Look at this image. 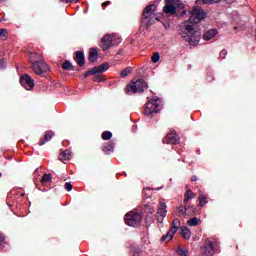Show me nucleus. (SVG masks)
<instances>
[{
  "instance_id": "nucleus-45",
  "label": "nucleus",
  "mask_w": 256,
  "mask_h": 256,
  "mask_svg": "<svg viewBox=\"0 0 256 256\" xmlns=\"http://www.w3.org/2000/svg\"><path fill=\"white\" fill-rule=\"evenodd\" d=\"M0 21H5V18H0Z\"/></svg>"
},
{
  "instance_id": "nucleus-12",
  "label": "nucleus",
  "mask_w": 256,
  "mask_h": 256,
  "mask_svg": "<svg viewBox=\"0 0 256 256\" xmlns=\"http://www.w3.org/2000/svg\"><path fill=\"white\" fill-rule=\"evenodd\" d=\"M163 143H166L168 145H179L180 140L179 137H177V133L175 131H170V133H168L163 139Z\"/></svg>"
},
{
  "instance_id": "nucleus-16",
  "label": "nucleus",
  "mask_w": 256,
  "mask_h": 256,
  "mask_svg": "<svg viewBox=\"0 0 256 256\" xmlns=\"http://www.w3.org/2000/svg\"><path fill=\"white\" fill-rule=\"evenodd\" d=\"M73 158V153L71 150H65L62 153H60L59 159L60 161H69Z\"/></svg>"
},
{
  "instance_id": "nucleus-42",
  "label": "nucleus",
  "mask_w": 256,
  "mask_h": 256,
  "mask_svg": "<svg viewBox=\"0 0 256 256\" xmlns=\"http://www.w3.org/2000/svg\"><path fill=\"white\" fill-rule=\"evenodd\" d=\"M0 69H5V62L3 60L0 61Z\"/></svg>"
},
{
  "instance_id": "nucleus-34",
  "label": "nucleus",
  "mask_w": 256,
  "mask_h": 256,
  "mask_svg": "<svg viewBox=\"0 0 256 256\" xmlns=\"http://www.w3.org/2000/svg\"><path fill=\"white\" fill-rule=\"evenodd\" d=\"M178 253L180 256H189V250L179 248Z\"/></svg>"
},
{
  "instance_id": "nucleus-39",
  "label": "nucleus",
  "mask_w": 256,
  "mask_h": 256,
  "mask_svg": "<svg viewBox=\"0 0 256 256\" xmlns=\"http://www.w3.org/2000/svg\"><path fill=\"white\" fill-rule=\"evenodd\" d=\"M62 3H77L78 0H61Z\"/></svg>"
},
{
  "instance_id": "nucleus-4",
  "label": "nucleus",
  "mask_w": 256,
  "mask_h": 256,
  "mask_svg": "<svg viewBox=\"0 0 256 256\" xmlns=\"http://www.w3.org/2000/svg\"><path fill=\"white\" fill-rule=\"evenodd\" d=\"M121 43V36L118 34H106L100 42V47L102 51H107L111 49V47H115V45H119Z\"/></svg>"
},
{
  "instance_id": "nucleus-1",
  "label": "nucleus",
  "mask_w": 256,
  "mask_h": 256,
  "mask_svg": "<svg viewBox=\"0 0 256 256\" xmlns=\"http://www.w3.org/2000/svg\"><path fill=\"white\" fill-rule=\"evenodd\" d=\"M205 17H207L205 11L201 7L195 6L190 12L189 20L180 25L181 37L192 46L199 45V41H201V29L197 27V23H201Z\"/></svg>"
},
{
  "instance_id": "nucleus-5",
  "label": "nucleus",
  "mask_w": 256,
  "mask_h": 256,
  "mask_svg": "<svg viewBox=\"0 0 256 256\" xmlns=\"http://www.w3.org/2000/svg\"><path fill=\"white\" fill-rule=\"evenodd\" d=\"M147 82L143 79L136 80L135 82H130L128 86L125 88V92L129 95H133V93H143L145 89H148Z\"/></svg>"
},
{
  "instance_id": "nucleus-32",
  "label": "nucleus",
  "mask_w": 256,
  "mask_h": 256,
  "mask_svg": "<svg viewBox=\"0 0 256 256\" xmlns=\"http://www.w3.org/2000/svg\"><path fill=\"white\" fill-rule=\"evenodd\" d=\"M129 73H131V67L125 68V69L120 73V77L125 78V77H127V75H129Z\"/></svg>"
},
{
  "instance_id": "nucleus-11",
  "label": "nucleus",
  "mask_w": 256,
  "mask_h": 256,
  "mask_svg": "<svg viewBox=\"0 0 256 256\" xmlns=\"http://www.w3.org/2000/svg\"><path fill=\"white\" fill-rule=\"evenodd\" d=\"M109 69V63H103L100 66L94 67L88 70L84 77H89V75H97V73H105Z\"/></svg>"
},
{
  "instance_id": "nucleus-27",
  "label": "nucleus",
  "mask_w": 256,
  "mask_h": 256,
  "mask_svg": "<svg viewBox=\"0 0 256 256\" xmlns=\"http://www.w3.org/2000/svg\"><path fill=\"white\" fill-rule=\"evenodd\" d=\"M188 225L190 227H197V225H199V220L197 219V217L191 218L188 220Z\"/></svg>"
},
{
  "instance_id": "nucleus-8",
  "label": "nucleus",
  "mask_w": 256,
  "mask_h": 256,
  "mask_svg": "<svg viewBox=\"0 0 256 256\" xmlns=\"http://www.w3.org/2000/svg\"><path fill=\"white\" fill-rule=\"evenodd\" d=\"M166 5L163 8L166 15H175L177 12V7L180 5L179 0H165Z\"/></svg>"
},
{
  "instance_id": "nucleus-21",
  "label": "nucleus",
  "mask_w": 256,
  "mask_h": 256,
  "mask_svg": "<svg viewBox=\"0 0 256 256\" xmlns=\"http://www.w3.org/2000/svg\"><path fill=\"white\" fill-rule=\"evenodd\" d=\"M193 195H195V194L191 190H188V191L185 192V194H184V205H187V203H189V201H191V199H193Z\"/></svg>"
},
{
  "instance_id": "nucleus-3",
  "label": "nucleus",
  "mask_w": 256,
  "mask_h": 256,
  "mask_svg": "<svg viewBox=\"0 0 256 256\" xmlns=\"http://www.w3.org/2000/svg\"><path fill=\"white\" fill-rule=\"evenodd\" d=\"M204 256H214L216 253H221L219 242L215 238H207L202 247Z\"/></svg>"
},
{
  "instance_id": "nucleus-36",
  "label": "nucleus",
  "mask_w": 256,
  "mask_h": 256,
  "mask_svg": "<svg viewBox=\"0 0 256 256\" xmlns=\"http://www.w3.org/2000/svg\"><path fill=\"white\" fill-rule=\"evenodd\" d=\"M64 189H66V191H72L73 190V184H71V182H66L64 185Z\"/></svg>"
},
{
  "instance_id": "nucleus-47",
  "label": "nucleus",
  "mask_w": 256,
  "mask_h": 256,
  "mask_svg": "<svg viewBox=\"0 0 256 256\" xmlns=\"http://www.w3.org/2000/svg\"><path fill=\"white\" fill-rule=\"evenodd\" d=\"M234 29H237V26H235Z\"/></svg>"
},
{
  "instance_id": "nucleus-28",
  "label": "nucleus",
  "mask_w": 256,
  "mask_h": 256,
  "mask_svg": "<svg viewBox=\"0 0 256 256\" xmlns=\"http://www.w3.org/2000/svg\"><path fill=\"white\" fill-rule=\"evenodd\" d=\"M145 213H149L150 215H153L155 213V208L149 204L144 206Z\"/></svg>"
},
{
  "instance_id": "nucleus-35",
  "label": "nucleus",
  "mask_w": 256,
  "mask_h": 256,
  "mask_svg": "<svg viewBox=\"0 0 256 256\" xmlns=\"http://www.w3.org/2000/svg\"><path fill=\"white\" fill-rule=\"evenodd\" d=\"M159 59H161V56L159 55V53H155V54L152 56V62H153V63H159Z\"/></svg>"
},
{
  "instance_id": "nucleus-29",
  "label": "nucleus",
  "mask_w": 256,
  "mask_h": 256,
  "mask_svg": "<svg viewBox=\"0 0 256 256\" xmlns=\"http://www.w3.org/2000/svg\"><path fill=\"white\" fill-rule=\"evenodd\" d=\"M62 69H64L65 71H69V69H73V65L71 64V62H69V60H66L62 64Z\"/></svg>"
},
{
  "instance_id": "nucleus-10",
  "label": "nucleus",
  "mask_w": 256,
  "mask_h": 256,
  "mask_svg": "<svg viewBox=\"0 0 256 256\" xmlns=\"http://www.w3.org/2000/svg\"><path fill=\"white\" fill-rule=\"evenodd\" d=\"M20 84L26 91H31L35 87V80L29 74H24L20 77Z\"/></svg>"
},
{
  "instance_id": "nucleus-14",
  "label": "nucleus",
  "mask_w": 256,
  "mask_h": 256,
  "mask_svg": "<svg viewBox=\"0 0 256 256\" xmlns=\"http://www.w3.org/2000/svg\"><path fill=\"white\" fill-rule=\"evenodd\" d=\"M157 9V6L155 4L148 5L143 12L144 19H150L153 17V13H155V10Z\"/></svg>"
},
{
  "instance_id": "nucleus-17",
  "label": "nucleus",
  "mask_w": 256,
  "mask_h": 256,
  "mask_svg": "<svg viewBox=\"0 0 256 256\" xmlns=\"http://www.w3.org/2000/svg\"><path fill=\"white\" fill-rule=\"evenodd\" d=\"M76 63L79 65V67H83L85 65V55L83 52H76Z\"/></svg>"
},
{
  "instance_id": "nucleus-33",
  "label": "nucleus",
  "mask_w": 256,
  "mask_h": 256,
  "mask_svg": "<svg viewBox=\"0 0 256 256\" xmlns=\"http://www.w3.org/2000/svg\"><path fill=\"white\" fill-rule=\"evenodd\" d=\"M221 0H202L204 5H215V3H219Z\"/></svg>"
},
{
  "instance_id": "nucleus-15",
  "label": "nucleus",
  "mask_w": 256,
  "mask_h": 256,
  "mask_svg": "<svg viewBox=\"0 0 256 256\" xmlns=\"http://www.w3.org/2000/svg\"><path fill=\"white\" fill-rule=\"evenodd\" d=\"M54 135H55V132H53V131L46 132L44 135V138L40 139L39 145L40 146L45 145L48 141H51V139H53Z\"/></svg>"
},
{
  "instance_id": "nucleus-9",
  "label": "nucleus",
  "mask_w": 256,
  "mask_h": 256,
  "mask_svg": "<svg viewBox=\"0 0 256 256\" xmlns=\"http://www.w3.org/2000/svg\"><path fill=\"white\" fill-rule=\"evenodd\" d=\"M180 225H181V221L178 218L174 219L169 231L166 233V235L162 236V241H165L167 239H168V241H171V239H173V237H175V232L179 231Z\"/></svg>"
},
{
  "instance_id": "nucleus-18",
  "label": "nucleus",
  "mask_w": 256,
  "mask_h": 256,
  "mask_svg": "<svg viewBox=\"0 0 256 256\" xmlns=\"http://www.w3.org/2000/svg\"><path fill=\"white\" fill-rule=\"evenodd\" d=\"M115 149V143L108 142L104 145L103 151L106 153V155H111Z\"/></svg>"
},
{
  "instance_id": "nucleus-2",
  "label": "nucleus",
  "mask_w": 256,
  "mask_h": 256,
  "mask_svg": "<svg viewBox=\"0 0 256 256\" xmlns=\"http://www.w3.org/2000/svg\"><path fill=\"white\" fill-rule=\"evenodd\" d=\"M30 68L36 75H43L49 71V64L43 60V56L41 54H32L30 57Z\"/></svg>"
},
{
  "instance_id": "nucleus-38",
  "label": "nucleus",
  "mask_w": 256,
  "mask_h": 256,
  "mask_svg": "<svg viewBox=\"0 0 256 256\" xmlns=\"http://www.w3.org/2000/svg\"><path fill=\"white\" fill-rule=\"evenodd\" d=\"M186 209H188V211H191V213H195V206H186Z\"/></svg>"
},
{
  "instance_id": "nucleus-25",
  "label": "nucleus",
  "mask_w": 256,
  "mask_h": 256,
  "mask_svg": "<svg viewBox=\"0 0 256 256\" xmlns=\"http://www.w3.org/2000/svg\"><path fill=\"white\" fill-rule=\"evenodd\" d=\"M53 181V177L51 174H44L41 179V183H51Z\"/></svg>"
},
{
  "instance_id": "nucleus-6",
  "label": "nucleus",
  "mask_w": 256,
  "mask_h": 256,
  "mask_svg": "<svg viewBox=\"0 0 256 256\" xmlns=\"http://www.w3.org/2000/svg\"><path fill=\"white\" fill-rule=\"evenodd\" d=\"M124 221L129 227H139L143 221L141 212L131 211L125 215Z\"/></svg>"
},
{
  "instance_id": "nucleus-7",
  "label": "nucleus",
  "mask_w": 256,
  "mask_h": 256,
  "mask_svg": "<svg viewBox=\"0 0 256 256\" xmlns=\"http://www.w3.org/2000/svg\"><path fill=\"white\" fill-rule=\"evenodd\" d=\"M161 111V100L155 96L148 100L146 103L145 115H151L152 113H159Z\"/></svg>"
},
{
  "instance_id": "nucleus-20",
  "label": "nucleus",
  "mask_w": 256,
  "mask_h": 256,
  "mask_svg": "<svg viewBox=\"0 0 256 256\" xmlns=\"http://www.w3.org/2000/svg\"><path fill=\"white\" fill-rule=\"evenodd\" d=\"M98 57H99V53L97 52V49L91 48L90 54H89V60L91 61V63H95Z\"/></svg>"
},
{
  "instance_id": "nucleus-22",
  "label": "nucleus",
  "mask_w": 256,
  "mask_h": 256,
  "mask_svg": "<svg viewBox=\"0 0 256 256\" xmlns=\"http://www.w3.org/2000/svg\"><path fill=\"white\" fill-rule=\"evenodd\" d=\"M198 201L200 203V207H205V204L208 203L207 196L200 192V195L198 197Z\"/></svg>"
},
{
  "instance_id": "nucleus-24",
  "label": "nucleus",
  "mask_w": 256,
  "mask_h": 256,
  "mask_svg": "<svg viewBox=\"0 0 256 256\" xmlns=\"http://www.w3.org/2000/svg\"><path fill=\"white\" fill-rule=\"evenodd\" d=\"M182 237L185 239H191V230L187 227L182 228Z\"/></svg>"
},
{
  "instance_id": "nucleus-41",
  "label": "nucleus",
  "mask_w": 256,
  "mask_h": 256,
  "mask_svg": "<svg viewBox=\"0 0 256 256\" xmlns=\"http://www.w3.org/2000/svg\"><path fill=\"white\" fill-rule=\"evenodd\" d=\"M107 5H111V1H106L102 3V7H107Z\"/></svg>"
},
{
  "instance_id": "nucleus-48",
  "label": "nucleus",
  "mask_w": 256,
  "mask_h": 256,
  "mask_svg": "<svg viewBox=\"0 0 256 256\" xmlns=\"http://www.w3.org/2000/svg\"><path fill=\"white\" fill-rule=\"evenodd\" d=\"M0 177H1V173H0Z\"/></svg>"
},
{
  "instance_id": "nucleus-43",
  "label": "nucleus",
  "mask_w": 256,
  "mask_h": 256,
  "mask_svg": "<svg viewBox=\"0 0 256 256\" xmlns=\"http://www.w3.org/2000/svg\"><path fill=\"white\" fill-rule=\"evenodd\" d=\"M197 179H198L197 176H192L191 177V181H197Z\"/></svg>"
},
{
  "instance_id": "nucleus-30",
  "label": "nucleus",
  "mask_w": 256,
  "mask_h": 256,
  "mask_svg": "<svg viewBox=\"0 0 256 256\" xmlns=\"http://www.w3.org/2000/svg\"><path fill=\"white\" fill-rule=\"evenodd\" d=\"M187 211H189V208H187V206L181 205L178 207V213L180 215H185L187 213Z\"/></svg>"
},
{
  "instance_id": "nucleus-26",
  "label": "nucleus",
  "mask_w": 256,
  "mask_h": 256,
  "mask_svg": "<svg viewBox=\"0 0 256 256\" xmlns=\"http://www.w3.org/2000/svg\"><path fill=\"white\" fill-rule=\"evenodd\" d=\"M111 137H113V133H111V131H104L102 133V139L104 141H109V139H111Z\"/></svg>"
},
{
  "instance_id": "nucleus-13",
  "label": "nucleus",
  "mask_w": 256,
  "mask_h": 256,
  "mask_svg": "<svg viewBox=\"0 0 256 256\" xmlns=\"http://www.w3.org/2000/svg\"><path fill=\"white\" fill-rule=\"evenodd\" d=\"M165 217H167V204L161 202L157 212V219L158 221H163Z\"/></svg>"
},
{
  "instance_id": "nucleus-46",
  "label": "nucleus",
  "mask_w": 256,
  "mask_h": 256,
  "mask_svg": "<svg viewBox=\"0 0 256 256\" xmlns=\"http://www.w3.org/2000/svg\"><path fill=\"white\" fill-rule=\"evenodd\" d=\"M0 1L5 2L6 0H0Z\"/></svg>"
},
{
  "instance_id": "nucleus-19",
  "label": "nucleus",
  "mask_w": 256,
  "mask_h": 256,
  "mask_svg": "<svg viewBox=\"0 0 256 256\" xmlns=\"http://www.w3.org/2000/svg\"><path fill=\"white\" fill-rule=\"evenodd\" d=\"M215 35H217V29L208 30L203 36L204 41H211Z\"/></svg>"
},
{
  "instance_id": "nucleus-23",
  "label": "nucleus",
  "mask_w": 256,
  "mask_h": 256,
  "mask_svg": "<svg viewBox=\"0 0 256 256\" xmlns=\"http://www.w3.org/2000/svg\"><path fill=\"white\" fill-rule=\"evenodd\" d=\"M155 21H159V17L157 16V14H154L152 17L149 18L148 22L146 23L147 29H149V27H151V25H153Z\"/></svg>"
},
{
  "instance_id": "nucleus-31",
  "label": "nucleus",
  "mask_w": 256,
  "mask_h": 256,
  "mask_svg": "<svg viewBox=\"0 0 256 256\" xmlns=\"http://www.w3.org/2000/svg\"><path fill=\"white\" fill-rule=\"evenodd\" d=\"M0 37L3 39V41H7V29L5 28L0 29Z\"/></svg>"
},
{
  "instance_id": "nucleus-37",
  "label": "nucleus",
  "mask_w": 256,
  "mask_h": 256,
  "mask_svg": "<svg viewBox=\"0 0 256 256\" xmlns=\"http://www.w3.org/2000/svg\"><path fill=\"white\" fill-rule=\"evenodd\" d=\"M220 57H221V59H225V57H227V50H222L220 52Z\"/></svg>"
},
{
  "instance_id": "nucleus-44",
  "label": "nucleus",
  "mask_w": 256,
  "mask_h": 256,
  "mask_svg": "<svg viewBox=\"0 0 256 256\" xmlns=\"http://www.w3.org/2000/svg\"><path fill=\"white\" fill-rule=\"evenodd\" d=\"M227 1V3H233V1H235V0H226Z\"/></svg>"
},
{
  "instance_id": "nucleus-40",
  "label": "nucleus",
  "mask_w": 256,
  "mask_h": 256,
  "mask_svg": "<svg viewBox=\"0 0 256 256\" xmlns=\"http://www.w3.org/2000/svg\"><path fill=\"white\" fill-rule=\"evenodd\" d=\"M3 243H5V236L0 234V245H3Z\"/></svg>"
}]
</instances>
